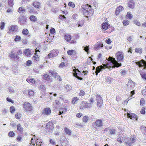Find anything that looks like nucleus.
Masks as SVG:
<instances>
[{
  "label": "nucleus",
  "mask_w": 146,
  "mask_h": 146,
  "mask_svg": "<svg viewBox=\"0 0 146 146\" xmlns=\"http://www.w3.org/2000/svg\"><path fill=\"white\" fill-rule=\"evenodd\" d=\"M52 106L54 109L57 110L59 108L60 102L59 101L56 100L54 102L52 103Z\"/></svg>",
  "instance_id": "nucleus-18"
},
{
  "label": "nucleus",
  "mask_w": 146,
  "mask_h": 146,
  "mask_svg": "<svg viewBox=\"0 0 146 146\" xmlns=\"http://www.w3.org/2000/svg\"><path fill=\"white\" fill-rule=\"evenodd\" d=\"M79 98L76 97L73 98L72 100V103L73 104H76L77 103V101Z\"/></svg>",
  "instance_id": "nucleus-29"
},
{
  "label": "nucleus",
  "mask_w": 146,
  "mask_h": 146,
  "mask_svg": "<svg viewBox=\"0 0 146 146\" xmlns=\"http://www.w3.org/2000/svg\"><path fill=\"white\" fill-rule=\"evenodd\" d=\"M58 51L57 50H53L50 51L48 54L49 58L54 57L57 56L58 54Z\"/></svg>",
  "instance_id": "nucleus-12"
},
{
  "label": "nucleus",
  "mask_w": 146,
  "mask_h": 146,
  "mask_svg": "<svg viewBox=\"0 0 146 146\" xmlns=\"http://www.w3.org/2000/svg\"><path fill=\"white\" fill-rule=\"evenodd\" d=\"M93 105V104L92 103H88L82 101L81 102L80 108V109H82L84 107L89 108L91 107Z\"/></svg>",
  "instance_id": "nucleus-10"
},
{
  "label": "nucleus",
  "mask_w": 146,
  "mask_h": 146,
  "mask_svg": "<svg viewBox=\"0 0 146 146\" xmlns=\"http://www.w3.org/2000/svg\"><path fill=\"white\" fill-rule=\"evenodd\" d=\"M89 47L88 46H86L84 49V50L85 51L87 52V53L88 54V50H89Z\"/></svg>",
  "instance_id": "nucleus-62"
},
{
  "label": "nucleus",
  "mask_w": 146,
  "mask_h": 146,
  "mask_svg": "<svg viewBox=\"0 0 146 146\" xmlns=\"http://www.w3.org/2000/svg\"><path fill=\"white\" fill-rule=\"evenodd\" d=\"M88 117L87 116H85L83 117L82 119V121L85 122H87L88 119Z\"/></svg>",
  "instance_id": "nucleus-46"
},
{
  "label": "nucleus",
  "mask_w": 146,
  "mask_h": 146,
  "mask_svg": "<svg viewBox=\"0 0 146 146\" xmlns=\"http://www.w3.org/2000/svg\"><path fill=\"white\" fill-rule=\"evenodd\" d=\"M10 110L11 113H13L15 111V109L13 106H12L10 108Z\"/></svg>",
  "instance_id": "nucleus-51"
},
{
  "label": "nucleus",
  "mask_w": 146,
  "mask_h": 146,
  "mask_svg": "<svg viewBox=\"0 0 146 146\" xmlns=\"http://www.w3.org/2000/svg\"><path fill=\"white\" fill-rule=\"evenodd\" d=\"M33 6L36 9H40V3L38 1L33 2L32 4Z\"/></svg>",
  "instance_id": "nucleus-23"
},
{
  "label": "nucleus",
  "mask_w": 146,
  "mask_h": 146,
  "mask_svg": "<svg viewBox=\"0 0 146 146\" xmlns=\"http://www.w3.org/2000/svg\"><path fill=\"white\" fill-rule=\"evenodd\" d=\"M104 67L103 66H100V68L99 67H97L96 68V74L97 75L98 74V72H100V71H101L102 69H103Z\"/></svg>",
  "instance_id": "nucleus-35"
},
{
  "label": "nucleus",
  "mask_w": 146,
  "mask_h": 146,
  "mask_svg": "<svg viewBox=\"0 0 146 146\" xmlns=\"http://www.w3.org/2000/svg\"><path fill=\"white\" fill-rule=\"evenodd\" d=\"M74 73L73 75L76 78L79 80H82V77L83 76V75L81 73V72L78 69H74L73 70Z\"/></svg>",
  "instance_id": "nucleus-6"
},
{
  "label": "nucleus",
  "mask_w": 146,
  "mask_h": 146,
  "mask_svg": "<svg viewBox=\"0 0 146 146\" xmlns=\"http://www.w3.org/2000/svg\"><path fill=\"white\" fill-rule=\"evenodd\" d=\"M140 102L141 105L142 106H143L145 104V101L144 99L142 98L140 100Z\"/></svg>",
  "instance_id": "nucleus-58"
},
{
  "label": "nucleus",
  "mask_w": 146,
  "mask_h": 146,
  "mask_svg": "<svg viewBox=\"0 0 146 146\" xmlns=\"http://www.w3.org/2000/svg\"><path fill=\"white\" fill-rule=\"evenodd\" d=\"M128 6L130 8L133 9L134 7L135 3L133 0H131L128 3Z\"/></svg>",
  "instance_id": "nucleus-28"
},
{
  "label": "nucleus",
  "mask_w": 146,
  "mask_h": 146,
  "mask_svg": "<svg viewBox=\"0 0 146 146\" xmlns=\"http://www.w3.org/2000/svg\"><path fill=\"white\" fill-rule=\"evenodd\" d=\"M127 117L131 119L134 120V119L136 118L137 115L135 114L131 113L129 111H128L127 113Z\"/></svg>",
  "instance_id": "nucleus-15"
},
{
  "label": "nucleus",
  "mask_w": 146,
  "mask_h": 146,
  "mask_svg": "<svg viewBox=\"0 0 146 146\" xmlns=\"http://www.w3.org/2000/svg\"><path fill=\"white\" fill-rule=\"evenodd\" d=\"M36 92L33 90H29L28 91V94L30 97H33L35 94Z\"/></svg>",
  "instance_id": "nucleus-24"
},
{
  "label": "nucleus",
  "mask_w": 146,
  "mask_h": 146,
  "mask_svg": "<svg viewBox=\"0 0 146 146\" xmlns=\"http://www.w3.org/2000/svg\"><path fill=\"white\" fill-rule=\"evenodd\" d=\"M22 33L23 35L25 36H30L29 31L27 29H23Z\"/></svg>",
  "instance_id": "nucleus-22"
},
{
  "label": "nucleus",
  "mask_w": 146,
  "mask_h": 146,
  "mask_svg": "<svg viewBox=\"0 0 146 146\" xmlns=\"http://www.w3.org/2000/svg\"><path fill=\"white\" fill-rule=\"evenodd\" d=\"M55 32V30L54 28H51L50 30V33L51 34H54Z\"/></svg>",
  "instance_id": "nucleus-55"
},
{
  "label": "nucleus",
  "mask_w": 146,
  "mask_h": 146,
  "mask_svg": "<svg viewBox=\"0 0 146 146\" xmlns=\"http://www.w3.org/2000/svg\"><path fill=\"white\" fill-rule=\"evenodd\" d=\"M79 37V36L77 35L74 36L73 38L70 34H66L64 36V38L66 42L71 44H75L76 43V40L78 39Z\"/></svg>",
  "instance_id": "nucleus-3"
},
{
  "label": "nucleus",
  "mask_w": 146,
  "mask_h": 146,
  "mask_svg": "<svg viewBox=\"0 0 146 146\" xmlns=\"http://www.w3.org/2000/svg\"><path fill=\"white\" fill-rule=\"evenodd\" d=\"M109 25L107 23H103L102 25V27L103 29L106 30L108 28Z\"/></svg>",
  "instance_id": "nucleus-26"
},
{
  "label": "nucleus",
  "mask_w": 146,
  "mask_h": 146,
  "mask_svg": "<svg viewBox=\"0 0 146 146\" xmlns=\"http://www.w3.org/2000/svg\"><path fill=\"white\" fill-rule=\"evenodd\" d=\"M15 116L17 119H20L21 117V114L20 112H18L15 114Z\"/></svg>",
  "instance_id": "nucleus-45"
},
{
  "label": "nucleus",
  "mask_w": 146,
  "mask_h": 146,
  "mask_svg": "<svg viewBox=\"0 0 146 146\" xmlns=\"http://www.w3.org/2000/svg\"><path fill=\"white\" fill-rule=\"evenodd\" d=\"M9 57L12 59H15L17 58V56L14 53L11 52L9 55Z\"/></svg>",
  "instance_id": "nucleus-32"
},
{
  "label": "nucleus",
  "mask_w": 146,
  "mask_h": 146,
  "mask_svg": "<svg viewBox=\"0 0 146 146\" xmlns=\"http://www.w3.org/2000/svg\"><path fill=\"white\" fill-rule=\"evenodd\" d=\"M23 106L25 111L27 112H30L33 110V107L30 103L25 102L23 104Z\"/></svg>",
  "instance_id": "nucleus-4"
},
{
  "label": "nucleus",
  "mask_w": 146,
  "mask_h": 146,
  "mask_svg": "<svg viewBox=\"0 0 146 146\" xmlns=\"http://www.w3.org/2000/svg\"><path fill=\"white\" fill-rule=\"evenodd\" d=\"M51 113V109L49 108H46L42 111V114L43 115H49Z\"/></svg>",
  "instance_id": "nucleus-13"
},
{
  "label": "nucleus",
  "mask_w": 146,
  "mask_h": 146,
  "mask_svg": "<svg viewBox=\"0 0 146 146\" xmlns=\"http://www.w3.org/2000/svg\"><path fill=\"white\" fill-rule=\"evenodd\" d=\"M84 20H82L77 22V25H78V27H82L84 25Z\"/></svg>",
  "instance_id": "nucleus-34"
},
{
  "label": "nucleus",
  "mask_w": 146,
  "mask_h": 146,
  "mask_svg": "<svg viewBox=\"0 0 146 146\" xmlns=\"http://www.w3.org/2000/svg\"><path fill=\"white\" fill-rule=\"evenodd\" d=\"M134 23L138 26H140L141 25L140 23L137 20H135L134 21Z\"/></svg>",
  "instance_id": "nucleus-61"
},
{
  "label": "nucleus",
  "mask_w": 146,
  "mask_h": 146,
  "mask_svg": "<svg viewBox=\"0 0 146 146\" xmlns=\"http://www.w3.org/2000/svg\"><path fill=\"white\" fill-rule=\"evenodd\" d=\"M68 5L72 7V8H74L75 7V5L74 3L70 1L68 3Z\"/></svg>",
  "instance_id": "nucleus-42"
},
{
  "label": "nucleus",
  "mask_w": 146,
  "mask_h": 146,
  "mask_svg": "<svg viewBox=\"0 0 146 146\" xmlns=\"http://www.w3.org/2000/svg\"><path fill=\"white\" fill-rule=\"evenodd\" d=\"M65 66V63L63 62H62L59 65L58 67L59 68H62Z\"/></svg>",
  "instance_id": "nucleus-50"
},
{
  "label": "nucleus",
  "mask_w": 146,
  "mask_h": 146,
  "mask_svg": "<svg viewBox=\"0 0 146 146\" xmlns=\"http://www.w3.org/2000/svg\"><path fill=\"white\" fill-rule=\"evenodd\" d=\"M25 11V10L24 9V7H20L18 10V12L21 14L24 13Z\"/></svg>",
  "instance_id": "nucleus-31"
},
{
  "label": "nucleus",
  "mask_w": 146,
  "mask_h": 146,
  "mask_svg": "<svg viewBox=\"0 0 146 146\" xmlns=\"http://www.w3.org/2000/svg\"><path fill=\"white\" fill-rule=\"evenodd\" d=\"M123 140L127 145L130 146L131 145V143H130V139L127 137H122Z\"/></svg>",
  "instance_id": "nucleus-17"
},
{
  "label": "nucleus",
  "mask_w": 146,
  "mask_h": 146,
  "mask_svg": "<svg viewBox=\"0 0 146 146\" xmlns=\"http://www.w3.org/2000/svg\"><path fill=\"white\" fill-rule=\"evenodd\" d=\"M8 135L10 137H13L15 136V134L13 131H11L9 133Z\"/></svg>",
  "instance_id": "nucleus-48"
},
{
  "label": "nucleus",
  "mask_w": 146,
  "mask_h": 146,
  "mask_svg": "<svg viewBox=\"0 0 146 146\" xmlns=\"http://www.w3.org/2000/svg\"><path fill=\"white\" fill-rule=\"evenodd\" d=\"M80 10L87 18L92 16L93 13V10L91 6L88 4L82 5Z\"/></svg>",
  "instance_id": "nucleus-1"
},
{
  "label": "nucleus",
  "mask_w": 146,
  "mask_h": 146,
  "mask_svg": "<svg viewBox=\"0 0 146 146\" xmlns=\"http://www.w3.org/2000/svg\"><path fill=\"white\" fill-rule=\"evenodd\" d=\"M48 72L51 76L55 78H57L59 81H62L61 77L58 75V74L56 72L55 69L50 70Z\"/></svg>",
  "instance_id": "nucleus-5"
},
{
  "label": "nucleus",
  "mask_w": 146,
  "mask_h": 146,
  "mask_svg": "<svg viewBox=\"0 0 146 146\" xmlns=\"http://www.w3.org/2000/svg\"><path fill=\"white\" fill-rule=\"evenodd\" d=\"M26 81L28 82L29 81L30 82H35V80L34 79L32 78L31 77H29L27 78L26 80Z\"/></svg>",
  "instance_id": "nucleus-39"
},
{
  "label": "nucleus",
  "mask_w": 146,
  "mask_h": 146,
  "mask_svg": "<svg viewBox=\"0 0 146 146\" xmlns=\"http://www.w3.org/2000/svg\"><path fill=\"white\" fill-rule=\"evenodd\" d=\"M5 26V23L3 22L2 21L1 23L0 28L1 30L3 29Z\"/></svg>",
  "instance_id": "nucleus-57"
},
{
  "label": "nucleus",
  "mask_w": 146,
  "mask_h": 146,
  "mask_svg": "<svg viewBox=\"0 0 146 146\" xmlns=\"http://www.w3.org/2000/svg\"><path fill=\"white\" fill-rule=\"evenodd\" d=\"M18 30L17 26L13 25L10 26L9 28V31L7 32L8 34H12L14 32H17Z\"/></svg>",
  "instance_id": "nucleus-9"
},
{
  "label": "nucleus",
  "mask_w": 146,
  "mask_h": 146,
  "mask_svg": "<svg viewBox=\"0 0 146 146\" xmlns=\"http://www.w3.org/2000/svg\"><path fill=\"white\" fill-rule=\"evenodd\" d=\"M102 125V121L101 120L99 119L96 120L93 124L94 127L97 129L101 128Z\"/></svg>",
  "instance_id": "nucleus-7"
},
{
  "label": "nucleus",
  "mask_w": 146,
  "mask_h": 146,
  "mask_svg": "<svg viewBox=\"0 0 146 146\" xmlns=\"http://www.w3.org/2000/svg\"><path fill=\"white\" fill-rule=\"evenodd\" d=\"M123 7L121 6H120L118 7L116 9L115 12V14L116 15H118L120 12L123 10Z\"/></svg>",
  "instance_id": "nucleus-21"
},
{
  "label": "nucleus",
  "mask_w": 146,
  "mask_h": 146,
  "mask_svg": "<svg viewBox=\"0 0 146 146\" xmlns=\"http://www.w3.org/2000/svg\"><path fill=\"white\" fill-rule=\"evenodd\" d=\"M116 59L118 62L120 61L123 60V53L122 52L118 51L115 54Z\"/></svg>",
  "instance_id": "nucleus-11"
},
{
  "label": "nucleus",
  "mask_w": 146,
  "mask_h": 146,
  "mask_svg": "<svg viewBox=\"0 0 146 146\" xmlns=\"http://www.w3.org/2000/svg\"><path fill=\"white\" fill-rule=\"evenodd\" d=\"M141 93L143 96H144L146 97V90H142Z\"/></svg>",
  "instance_id": "nucleus-64"
},
{
  "label": "nucleus",
  "mask_w": 146,
  "mask_h": 146,
  "mask_svg": "<svg viewBox=\"0 0 146 146\" xmlns=\"http://www.w3.org/2000/svg\"><path fill=\"white\" fill-rule=\"evenodd\" d=\"M67 53L68 55L73 57L74 58H76V52L75 50H69L67 51Z\"/></svg>",
  "instance_id": "nucleus-14"
},
{
  "label": "nucleus",
  "mask_w": 146,
  "mask_h": 146,
  "mask_svg": "<svg viewBox=\"0 0 146 146\" xmlns=\"http://www.w3.org/2000/svg\"><path fill=\"white\" fill-rule=\"evenodd\" d=\"M26 19L24 16H21L19 19V23L22 24H24L26 21Z\"/></svg>",
  "instance_id": "nucleus-20"
},
{
  "label": "nucleus",
  "mask_w": 146,
  "mask_h": 146,
  "mask_svg": "<svg viewBox=\"0 0 146 146\" xmlns=\"http://www.w3.org/2000/svg\"><path fill=\"white\" fill-rule=\"evenodd\" d=\"M108 59H109L108 60L109 61H110V63H112L113 65L111 66H110L109 64L108 63H107L106 64H103V67H104L103 68H104V67H105L106 68H109V67L110 68L111 67L113 68H115V67H118L121 66V64L120 63L119 64L117 62V61L115 60L114 58L110 56L108 58Z\"/></svg>",
  "instance_id": "nucleus-2"
},
{
  "label": "nucleus",
  "mask_w": 146,
  "mask_h": 146,
  "mask_svg": "<svg viewBox=\"0 0 146 146\" xmlns=\"http://www.w3.org/2000/svg\"><path fill=\"white\" fill-rule=\"evenodd\" d=\"M34 139H36V140L35 141L36 144V145H40L42 143L41 141L40 140H38L37 137H35Z\"/></svg>",
  "instance_id": "nucleus-36"
},
{
  "label": "nucleus",
  "mask_w": 146,
  "mask_h": 146,
  "mask_svg": "<svg viewBox=\"0 0 146 146\" xmlns=\"http://www.w3.org/2000/svg\"><path fill=\"white\" fill-rule=\"evenodd\" d=\"M17 129L20 132L22 131L23 129L20 124H18L17 125Z\"/></svg>",
  "instance_id": "nucleus-49"
},
{
  "label": "nucleus",
  "mask_w": 146,
  "mask_h": 146,
  "mask_svg": "<svg viewBox=\"0 0 146 146\" xmlns=\"http://www.w3.org/2000/svg\"><path fill=\"white\" fill-rule=\"evenodd\" d=\"M53 123L50 121L47 123L46 127L48 131H50L53 129Z\"/></svg>",
  "instance_id": "nucleus-19"
},
{
  "label": "nucleus",
  "mask_w": 146,
  "mask_h": 146,
  "mask_svg": "<svg viewBox=\"0 0 146 146\" xmlns=\"http://www.w3.org/2000/svg\"><path fill=\"white\" fill-rule=\"evenodd\" d=\"M130 143H131V145L134 142H135V137H133L130 138Z\"/></svg>",
  "instance_id": "nucleus-54"
},
{
  "label": "nucleus",
  "mask_w": 146,
  "mask_h": 146,
  "mask_svg": "<svg viewBox=\"0 0 146 146\" xmlns=\"http://www.w3.org/2000/svg\"><path fill=\"white\" fill-rule=\"evenodd\" d=\"M65 88L66 90L67 91H68L70 90L71 87L70 85H67L66 86Z\"/></svg>",
  "instance_id": "nucleus-53"
},
{
  "label": "nucleus",
  "mask_w": 146,
  "mask_h": 146,
  "mask_svg": "<svg viewBox=\"0 0 146 146\" xmlns=\"http://www.w3.org/2000/svg\"><path fill=\"white\" fill-rule=\"evenodd\" d=\"M64 130L65 132V133L68 135H70L71 134V131L70 130L67 128L65 127L64 128Z\"/></svg>",
  "instance_id": "nucleus-37"
},
{
  "label": "nucleus",
  "mask_w": 146,
  "mask_h": 146,
  "mask_svg": "<svg viewBox=\"0 0 146 146\" xmlns=\"http://www.w3.org/2000/svg\"><path fill=\"white\" fill-rule=\"evenodd\" d=\"M44 79L47 81H49L50 79V77L47 74L44 75Z\"/></svg>",
  "instance_id": "nucleus-33"
},
{
  "label": "nucleus",
  "mask_w": 146,
  "mask_h": 146,
  "mask_svg": "<svg viewBox=\"0 0 146 146\" xmlns=\"http://www.w3.org/2000/svg\"><path fill=\"white\" fill-rule=\"evenodd\" d=\"M39 88L40 90L43 91H44L46 89V87L45 86L43 85L40 86L39 87Z\"/></svg>",
  "instance_id": "nucleus-41"
},
{
  "label": "nucleus",
  "mask_w": 146,
  "mask_h": 146,
  "mask_svg": "<svg viewBox=\"0 0 146 146\" xmlns=\"http://www.w3.org/2000/svg\"><path fill=\"white\" fill-rule=\"evenodd\" d=\"M14 0H8V4L9 6L11 7H13L14 5Z\"/></svg>",
  "instance_id": "nucleus-43"
},
{
  "label": "nucleus",
  "mask_w": 146,
  "mask_h": 146,
  "mask_svg": "<svg viewBox=\"0 0 146 146\" xmlns=\"http://www.w3.org/2000/svg\"><path fill=\"white\" fill-rule=\"evenodd\" d=\"M109 132L110 133V134L114 135L115 134L116 132V130L113 129H112L109 130Z\"/></svg>",
  "instance_id": "nucleus-38"
},
{
  "label": "nucleus",
  "mask_w": 146,
  "mask_h": 146,
  "mask_svg": "<svg viewBox=\"0 0 146 146\" xmlns=\"http://www.w3.org/2000/svg\"><path fill=\"white\" fill-rule=\"evenodd\" d=\"M123 23L124 25L126 26L129 24V22L127 20H125L123 21Z\"/></svg>",
  "instance_id": "nucleus-47"
},
{
  "label": "nucleus",
  "mask_w": 146,
  "mask_h": 146,
  "mask_svg": "<svg viewBox=\"0 0 146 146\" xmlns=\"http://www.w3.org/2000/svg\"><path fill=\"white\" fill-rule=\"evenodd\" d=\"M145 108L144 107H143L140 111L141 113L143 114H145Z\"/></svg>",
  "instance_id": "nucleus-59"
},
{
  "label": "nucleus",
  "mask_w": 146,
  "mask_h": 146,
  "mask_svg": "<svg viewBox=\"0 0 146 146\" xmlns=\"http://www.w3.org/2000/svg\"><path fill=\"white\" fill-rule=\"evenodd\" d=\"M31 51L29 49H25L24 52L25 54L27 56H30L31 54Z\"/></svg>",
  "instance_id": "nucleus-27"
},
{
  "label": "nucleus",
  "mask_w": 146,
  "mask_h": 146,
  "mask_svg": "<svg viewBox=\"0 0 146 146\" xmlns=\"http://www.w3.org/2000/svg\"><path fill=\"white\" fill-rule=\"evenodd\" d=\"M6 100L7 101L11 102L12 103H13L14 102L9 97H7L6 99Z\"/></svg>",
  "instance_id": "nucleus-63"
},
{
  "label": "nucleus",
  "mask_w": 146,
  "mask_h": 146,
  "mask_svg": "<svg viewBox=\"0 0 146 146\" xmlns=\"http://www.w3.org/2000/svg\"><path fill=\"white\" fill-rule=\"evenodd\" d=\"M96 99L97 100V105L98 107H99V108H101L102 104H103V100L102 98L98 94H96Z\"/></svg>",
  "instance_id": "nucleus-8"
},
{
  "label": "nucleus",
  "mask_w": 146,
  "mask_h": 146,
  "mask_svg": "<svg viewBox=\"0 0 146 146\" xmlns=\"http://www.w3.org/2000/svg\"><path fill=\"white\" fill-rule=\"evenodd\" d=\"M21 37L19 35H16L15 36V38L14 39V40L16 42H18L20 41L21 40Z\"/></svg>",
  "instance_id": "nucleus-44"
},
{
  "label": "nucleus",
  "mask_w": 146,
  "mask_h": 146,
  "mask_svg": "<svg viewBox=\"0 0 146 146\" xmlns=\"http://www.w3.org/2000/svg\"><path fill=\"white\" fill-rule=\"evenodd\" d=\"M85 94L84 91L83 90H81L79 94V96H83Z\"/></svg>",
  "instance_id": "nucleus-52"
},
{
  "label": "nucleus",
  "mask_w": 146,
  "mask_h": 146,
  "mask_svg": "<svg viewBox=\"0 0 146 146\" xmlns=\"http://www.w3.org/2000/svg\"><path fill=\"white\" fill-rule=\"evenodd\" d=\"M126 16L127 18L128 19H130L131 18V15L129 12H128L127 13Z\"/></svg>",
  "instance_id": "nucleus-56"
},
{
  "label": "nucleus",
  "mask_w": 146,
  "mask_h": 146,
  "mask_svg": "<svg viewBox=\"0 0 146 146\" xmlns=\"http://www.w3.org/2000/svg\"><path fill=\"white\" fill-rule=\"evenodd\" d=\"M29 19L32 22H35L37 20V18L35 16L32 15L30 16Z\"/></svg>",
  "instance_id": "nucleus-30"
},
{
  "label": "nucleus",
  "mask_w": 146,
  "mask_h": 146,
  "mask_svg": "<svg viewBox=\"0 0 146 146\" xmlns=\"http://www.w3.org/2000/svg\"><path fill=\"white\" fill-rule=\"evenodd\" d=\"M146 62L143 60H141L140 62H136V64H137L140 67H141L143 66H144L145 65Z\"/></svg>",
  "instance_id": "nucleus-25"
},
{
  "label": "nucleus",
  "mask_w": 146,
  "mask_h": 146,
  "mask_svg": "<svg viewBox=\"0 0 146 146\" xmlns=\"http://www.w3.org/2000/svg\"><path fill=\"white\" fill-rule=\"evenodd\" d=\"M38 52L39 53L40 52V51L38 49H37V48H36L35 49V52L36 53L35 54V55L33 57V58L36 61H38L40 60V57L38 55V53H37Z\"/></svg>",
  "instance_id": "nucleus-16"
},
{
  "label": "nucleus",
  "mask_w": 146,
  "mask_h": 146,
  "mask_svg": "<svg viewBox=\"0 0 146 146\" xmlns=\"http://www.w3.org/2000/svg\"><path fill=\"white\" fill-rule=\"evenodd\" d=\"M141 75L143 79H144L145 80H146V74H141Z\"/></svg>",
  "instance_id": "nucleus-60"
},
{
  "label": "nucleus",
  "mask_w": 146,
  "mask_h": 146,
  "mask_svg": "<svg viewBox=\"0 0 146 146\" xmlns=\"http://www.w3.org/2000/svg\"><path fill=\"white\" fill-rule=\"evenodd\" d=\"M135 51L136 53H141L142 52V49L140 48H137L135 49Z\"/></svg>",
  "instance_id": "nucleus-40"
}]
</instances>
